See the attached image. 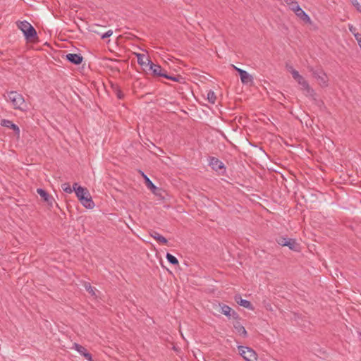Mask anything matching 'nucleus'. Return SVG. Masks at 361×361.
<instances>
[{
  "label": "nucleus",
  "instance_id": "obj_1",
  "mask_svg": "<svg viewBox=\"0 0 361 361\" xmlns=\"http://www.w3.org/2000/svg\"><path fill=\"white\" fill-rule=\"evenodd\" d=\"M73 190L79 201L85 208L92 209L94 207V203L87 188L80 186L77 183H73Z\"/></svg>",
  "mask_w": 361,
  "mask_h": 361
},
{
  "label": "nucleus",
  "instance_id": "obj_2",
  "mask_svg": "<svg viewBox=\"0 0 361 361\" xmlns=\"http://www.w3.org/2000/svg\"><path fill=\"white\" fill-rule=\"evenodd\" d=\"M18 28L20 30L27 41L30 42H35L38 41L37 33L34 27L27 21H17Z\"/></svg>",
  "mask_w": 361,
  "mask_h": 361
},
{
  "label": "nucleus",
  "instance_id": "obj_3",
  "mask_svg": "<svg viewBox=\"0 0 361 361\" xmlns=\"http://www.w3.org/2000/svg\"><path fill=\"white\" fill-rule=\"evenodd\" d=\"M8 100L11 102L15 109L26 111L27 108L23 96L21 94L18 93L16 91H11L8 92Z\"/></svg>",
  "mask_w": 361,
  "mask_h": 361
},
{
  "label": "nucleus",
  "instance_id": "obj_4",
  "mask_svg": "<svg viewBox=\"0 0 361 361\" xmlns=\"http://www.w3.org/2000/svg\"><path fill=\"white\" fill-rule=\"evenodd\" d=\"M307 68L312 73V76L317 80L322 87H326L329 85V78L322 68L315 69L312 66H308Z\"/></svg>",
  "mask_w": 361,
  "mask_h": 361
},
{
  "label": "nucleus",
  "instance_id": "obj_5",
  "mask_svg": "<svg viewBox=\"0 0 361 361\" xmlns=\"http://www.w3.org/2000/svg\"><path fill=\"white\" fill-rule=\"evenodd\" d=\"M239 354L246 361H255L257 360V354L252 348L245 346H238Z\"/></svg>",
  "mask_w": 361,
  "mask_h": 361
},
{
  "label": "nucleus",
  "instance_id": "obj_6",
  "mask_svg": "<svg viewBox=\"0 0 361 361\" xmlns=\"http://www.w3.org/2000/svg\"><path fill=\"white\" fill-rule=\"evenodd\" d=\"M221 312L228 318L232 317L235 320H240L239 314L231 307L224 303H219Z\"/></svg>",
  "mask_w": 361,
  "mask_h": 361
},
{
  "label": "nucleus",
  "instance_id": "obj_7",
  "mask_svg": "<svg viewBox=\"0 0 361 361\" xmlns=\"http://www.w3.org/2000/svg\"><path fill=\"white\" fill-rule=\"evenodd\" d=\"M146 60L147 61V64L149 65V69L152 71L154 75L164 78L167 77L166 71L162 68L161 66L154 64L149 59H146Z\"/></svg>",
  "mask_w": 361,
  "mask_h": 361
},
{
  "label": "nucleus",
  "instance_id": "obj_8",
  "mask_svg": "<svg viewBox=\"0 0 361 361\" xmlns=\"http://www.w3.org/2000/svg\"><path fill=\"white\" fill-rule=\"evenodd\" d=\"M142 176L145 179V183L147 187L152 192V193L157 196L161 197L164 190L161 188L156 187L147 176H146L143 172H142Z\"/></svg>",
  "mask_w": 361,
  "mask_h": 361
},
{
  "label": "nucleus",
  "instance_id": "obj_9",
  "mask_svg": "<svg viewBox=\"0 0 361 361\" xmlns=\"http://www.w3.org/2000/svg\"><path fill=\"white\" fill-rule=\"evenodd\" d=\"M293 7H291L290 10H292L295 14L302 21L307 23H310L311 20L309 16L300 7L298 4H294Z\"/></svg>",
  "mask_w": 361,
  "mask_h": 361
},
{
  "label": "nucleus",
  "instance_id": "obj_10",
  "mask_svg": "<svg viewBox=\"0 0 361 361\" xmlns=\"http://www.w3.org/2000/svg\"><path fill=\"white\" fill-rule=\"evenodd\" d=\"M37 192L43 199L44 202L47 203L49 207H52L55 202L54 197L51 196L46 190L42 188H37Z\"/></svg>",
  "mask_w": 361,
  "mask_h": 361
},
{
  "label": "nucleus",
  "instance_id": "obj_11",
  "mask_svg": "<svg viewBox=\"0 0 361 361\" xmlns=\"http://www.w3.org/2000/svg\"><path fill=\"white\" fill-rule=\"evenodd\" d=\"M1 126L13 130L16 137H20V131L19 127L15 123H13L11 121L7 119H2L1 121Z\"/></svg>",
  "mask_w": 361,
  "mask_h": 361
},
{
  "label": "nucleus",
  "instance_id": "obj_12",
  "mask_svg": "<svg viewBox=\"0 0 361 361\" xmlns=\"http://www.w3.org/2000/svg\"><path fill=\"white\" fill-rule=\"evenodd\" d=\"M233 327L236 331L237 334H238L240 336L243 338H247V332L245 327L241 324L240 322V320H235L233 322Z\"/></svg>",
  "mask_w": 361,
  "mask_h": 361
},
{
  "label": "nucleus",
  "instance_id": "obj_13",
  "mask_svg": "<svg viewBox=\"0 0 361 361\" xmlns=\"http://www.w3.org/2000/svg\"><path fill=\"white\" fill-rule=\"evenodd\" d=\"M66 60L75 65H79L82 61V56L78 54H68L66 56Z\"/></svg>",
  "mask_w": 361,
  "mask_h": 361
},
{
  "label": "nucleus",
  "instance_id": "obj_14",
  "mask_svg": "<svg viewBox=\"0 0 361 361\" xmlns=\"http://www.w3.org/2000/svg\"><path fill=\"white\" fill-rule=\"evenodd\" d=\"M301 86V90L304 92V94L307 97H311L312 99H316L315 96L316 93L314 90L310 87L308 82L306 80L305 85H300Z\"/></svg>",
  "mask_w": 361,
  "mask_h": 361
},
{
  "label": "nucleus",
  "instance_id": "obj_15",
  "mask_svg": "<svg viewBox=\"0 0 361 361\" xmlns=\"http://www.w3.org/2000/svg\"><path fill=\"white\" fill-rule=\"evenodd\" d=\"M209 166L216 171L224 169V164L219 159L214 157L209 158Z\"/></svg>",
  "mask_w": 361,
  "mask_h": 361
},
{
  "label": "nucleus",
  "instance_id": "obj_16",
  "mask_svg": "<svg viewBox=\"0 0 361 361\" xmlns=\"http://www.w3.org/2000/svg\"><path fill=\"white\" fill-rule=\"evenodd\" d=\"M235 301L240 305V306L245 307L249 310H253V306L252 303L245 299H242L240 295H235Z\"/></svg>",
  "mask_w": 361,
  "mask_h": 361
},
{
  "label": "nucleus",
  "instance_id": "obj_17",
  "mask_svg": "<svg viewBox=\"0 0 361 361\" xmlns=\"http://www.w3.org/2000/svg\"><path fill=\"white\" fill-rule=\"evenodd\" d=\"M149 235L151 237H152L154 239H155L156 240H157L159 243H162L164 245H166L168 243V240L165 237L162 236L161 235H160L158 232H157L155 231H151L149 232Z\"/></svg>",
  "mask_w": 361,
  "mask_h": 361
},
{
  "label": "nucleus",
  "instance_id": "obj_18",
  "mask_svg": "<svg viewBox=\"0 0 361 361\" xmlns=\"http://www.w3.org/2000/svg\"><path fill=\"white\" fill-rule=\"evenodd\" d=\"M240 80L243 84L252 83L253 78L247 71L240 72Z\"/></svg>",
  "mask_w": 361,
  "mask_h": 361
},
{
  "label": "nucleus",
  "instance_id": "obj_19",
  "mask_svg": "<svg viewBox=\"0 0 361 361\" xmlns=\"http://www.w3.org/2000/svg\"><path fill=\"white\" fill-rule=\"evenodd\" d=\"M289 247L290 250L293 251H298L300 248V245L296 242L295 239L289 238L286 245Z\"/></svg>",
  "mask_w": 361,
  "mask_h": 361
},
{
  "label": "nucleus",
  "instance_id": "obj_20",
  "mask_svg": "<svg viewBox=\"0 0 361 361\" xmlns=\"http://www.w3.org/2000/svg\"><path fill=\"white\" fill-rule=\"evenodd\" d=\"M83 286L92 296L97 297L95 288L92 287L89 282H84Z\"/></svg>",
  "mask_w": 361,
  "mask_h": 361
},
{
  "label": "nucleus",
  "instance_id": "obj_21",
  "mask_svg": "<svg viewBox=\"0 0 361 361\" xmlns=\"http://www.w3.org/2000/svg\"><path fill=\"white\" fill-rule=\"evenodd\" d=\"M136 57H137V63L140 65V66H145V65H148L147 64V61L146 60V59H147V57H145V56L142 54H140V53H135Z\"/></svg>",
  "mask_w": 361,
  "mask_h": 361
},
{
  "label": "nucleus",
  "instance_id": "obj_22",
  "mask_svg": "<svg viewBox=\"0 0 361 361\" xmlns=\"http://www.w3.org/2000/svg\"><path fill=\"white\" fill-rule=\"evenodd\" d=\"M73 348H74V349H75V350H77V351H78V352L81 355H83V354H84V353H85L87 351V349H86L84 346H82V345H80V344H78V343H75L73 344Z\"/></svg>",
  "mask_w": 361,
  "mask_h": 361
},
{
  "label": "nucleus",
  "instance_id": "obj_23",
  "mask_svg": "<svg viewBox=\"0 0 361 361\" xmlns=\"http://www.w3.org/2000/svg\"><path fill=\"white\" fill-rule=\"evenodd\" d=\"M166 257L170 264H171L173 265L178 264V260L176 259V257H174L171 254L167 253Z\"/></svg>",
  "mask_w": 361,
  "mask_h": 361
},
{
  "label": "nucleus",
  "instance_id": "obj_24",
  "mask_svg": "<svg viewBox=\"0 0 361 361\" xmlns=\"http://www.w3.org/2000/svg\"><path fill=\"white\" fill-rule=\"evenodd\" d=\"M207 99L209 101V102H210L211 104H214L215 102H216V97L215 95V93L212 91V90H209L207 93Z\"/></svg>",
  "mask_w": 361,
  "mask_h": 361
},
{
  "label": "nucleus",
  "instance_id": "obj_25",
  "mask_svg": "<svg viewBox=\"0 0 361 361\" xmlns=\"http://www.w3.org/2000/svg\"><path fill=\"white\" fill-rule=\"evenodd\" d=\"M63 190L67 193H71L74 190L72 188L69 183H65L61 185Z\"/></svg>",
  "mask_w": 361,
  "mask_h": 361
},
{
  "label": "nucleus",
  "instance_id": "obj_26",
  "mask_svg": "<svg viewBox=\"0 0 361 361\" xmlns=\"http://www.w3.org/2000/svg\"><path fill=\"white\" fill-rule=\"evenodd\" d=\"M165 78H167L169 80H173L175 82H180V80L183 79V77L180 75L173 76V75H170L168 74H167V77H165Z\"/></svg>",
  "mask_w": 361,
  "mask_h": 361
},
{
  "label": "nucleus",
  "instance_id": "obj_27",
  "mask_svg": "<svg viewBox=\"0 0 361 361\" xmlns=\"http://www.w3.org/2000/svg\"><path fill=\"white\" fill-rule=\"evenodd\" d=\"M288 239V238L279 237V239L276 240V241L280 245L286 246Z\"/></svg>",
  "mask_w": 361,
  "mask_h": 361
},
{
  "label": "nucleus",
  "instance_id": "obj_28",
  "mask_svg": "<svg viewBox=\"0 0 361 361\" xmlns=\"http://www.w3.org/2000/svg\"><path fill=\"white\" fill-rule=\"evenodd\" d=\"M114 90H115L116 94L118 99H121L124 97L123 93L122 92V91L119 89V87L118 86H116L114 88Z\"/></svg>",
  "mask_w": 361,
  "mask_h": 361
},
{
  "label": "nucleus",
  "instance_id": "obj_29",
  "mask_svg": "<svg viewBox=\"0 0 361 361\" xmlns=\"http://www.w3.org/2000/svg\"><path fill=\"white\" fill-rule=\"evenodd\" d=\"M351 4L356 8L357 11L361 13V6L357 0H350Z\"/></svg>",
  "mask_w": 361,
  "mask_h": 361
},
{
  "label": "nucleus",
  "instance_id": "obj_30",
  "mask_svg": "<svg viewBox=\"0 0 361 361\" xmlns=\"http://www.w3.org/2000/svg\"><path fill=\"white\" fill-rule=\"evenodd\" d=\"M290 73L292 74V76L294 80L298 79L300 75L299 72L298 71H296L295 69H292L290 71Z\"/></svg>",
  "mask_w": 361,
  "mask_h": 361
},
{
  "label": "nucleus",
  "instance_id": "obj_31",
  "mask_svg": "<svg viewBox=\"0 0 361 361\" xmlns=\"http://www.w3.org/2000/svg\"><path fill=\"white\" fill-rule=\"evenodd\" d=\"M299 85H305L306 80L304 78L302 75H300V77L295 80Z\"/></svg>",
  "mask_w": 361,
  "mask_h": 361
},
{
  "label": "nucleus",
  "instance_id": "obj_32",
  "mask_svg": "<svg viewBox=\"0 0 361 361\" xmlns=\"http://www.w3.org/2000/svg\"><path fill=\"white\" fill-rule=\"evenodd\" d=\"M284 1L286 3V4L289 6L290 9L291 8V7H293L295 6L294 4H298V2L295 0H284Z\"/></svg>",
  "mask_w": 361,
  "mask_h": 361
},
{
  "label": "nucleus",
  "instance_id": "obj_33",
  "mask_svg": "<svg viewBox=\"0 0 361 361\" xmlns=\"http://www.w3.org/2000/svg\"><path fill=\"white\" fill-rule=\"evenodd\" d=\"M354 36H355L356 40L357 41L360 47L361 48V34L354 33Z\"/></svg>",
  "mask_w": 361,
  "mask_h": 361
},
{
  "label": "nucleus",
  "instance_id": "obj_34",
  "mask_svg": "<svg viewBox=\"0 0 361 361\" xmlns=\"http://www.w3.org/2000/svg\"><path fill=\"white\" fill-rule=\"evenodd\" d=\"M82 356L88 361H92V356L89 352L87 351Z\"/></svg>",
  "mask_w": 361,
  "mask_h": 361
},
{
  "label": "nucleus",
  "instance_id": "obj_35",
  "mask_svg": "<svg viewBox=\"0 0 361 361\" xmlns=\"http://www.w3.org/2000/svg\"><path fill=\"white\" fill-rule=\"evenodd\" d=\"M112 34H113L112 30H109L106 32L104 33L102 35V39H106V38L110 37Z\"/></svg>",
  "mask_w": 361,
  "mask_h": 361
},
{
  "label": "nucleus",
  "instance_id": "obj_36",
  "mask_svg": "<svg viewBox=\"0 0 361 361\" xmlns=\"http://www.w3.org/2000/svg\"><path fill=\"white\" fill-rule=\"evenodd\" d=\"M233 68L239 73V75H240V72H244L245 71L243 70V69H240V68H237L236 66H235L234 65H233Z\"/></svg>",
  "mask_w": 361,
  "mask_h": 361
},
{
  "label": "nucleus",
  "instance_id": "obj_37",
  "mask_svg": "<svg viewBox=\"0 0 361 361\" xmlns=\"http://www.w3.org/2000/svg\"><path fill=\"white\" fill-rule=\"evenodd\" d=\"M286 68H287V70H288L290 73V71H291L292 69H294V68H293V66H288V65H286Z\"/></svg>",
  "mask_w": 361,
  "mask_h": 361
},
{
  "label": "nucleus",
  "instance_id": "obj_38",
  "mask_svg": "<svg viewBox=\"0 0 361 361\" xmlns=\"http://www.w3.org/2000/svg\"><path fill=\"white\" fill-rule=\"evenodd\" d=\"M349 29H350V32H353V33L354 34V31L355 30V27H353V26H350V27H349Z\"/></svg>",
  "mask_w": 361,
  "mask_h": 361
},
{
  "label": "nucleus",
  "instance_id": "obj_39",
  "mask_svg": "<svg viewBox=\"0 0 361 361\" xmlns=\"http://www.w3.org/2000/svg\"><path fill=\"white\" fill-rule=\"evenodd\" d=\"M360 336L361 337V331L358 333Z\"/></svg>",
  "mask_w": 361,
  "mask_h": 361
}]
</instances>
